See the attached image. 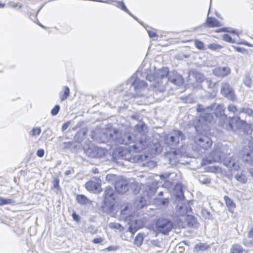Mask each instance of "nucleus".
<instances>
[{"label": "nucleus", "instance_id": "f257e3e1", "mask_svg": "<svg viewBox=\"0 0 253 253\" xmlns=\"http://www.w3.org/2000/svg\"><path fill=\"white\" fill-rule=\"evenodd\" d=\"M106 137L114 141L117 144L129 145L132 143L135 144L138 141L135 140V135L130 132L121 133L117 129L112 128L107 129L104 133Z\"/></svg>", "mask_w": 253, "mask_h": 253}, {"label": "nucleus", "instance_id": "f03ea898", "mask_svg": "<svg viewBox=\"0 0 253 253\" xmlns=\"http://www.w3.org/2000/svg\"><path fill=\"white\" fill-rule=\"evenodd\" d=\"M169 69L164 67L157 70L154 75H147L146 76L147 80L151 82H154L153 84L154 91H158L162 92L165 90L166 85L163 83V79L167 76H169Z\"/></svg>", "mask_w": 253, "mask_h": 253}, {"label": "nucleus", "instance_id": "7ed1b4c3", "mask_svg": "<svg viewBox=\"0 0 253 253\" xmlns=\"http://www.w3.org/2000/svg\"><path fill=\"white\" fill-rule=\"evenodd\" d=\"M141 71L139 69L127 81V85L130 86V89L134 91L133 94L135 96H145V93L147 90V84L143 80L139 79L138 76L141 75Z\"/></svg>", "mask_w": 253, "mask_h": 253}, {"label": "nucleus", "instance_id": "20e7f679", "mask_svg": "<svg viewBox=\"0 0 253 253\" xmlns=\"http://www.w3.org/2000/svg\"><path fill=\"white\" fill-rule=\"evenodd\" d=\"M135 130L141 135L138 141L132 147L134 151L140 152L145 149L148 145L149 141L145 135L147 132V126L143 122H139L135 126Z\"/></svg>", "mask_w": 253, "mask_h": 253}, {"label": "nucleus", "instance_id": "39448f33", "mask_svg": "<svg viewBox=\"0 0 253 253\" xmlns=\"http://www.w3.org/2000/svg\"><path fill=\"white\" fill-rule=\"evenodd\" d=\"M119 160L135 162L138 158L132 156L129 150L120 147L114 150L112 155V160L114 162L120 163L121 162L118 161Z\"/></svg>", "mask_w": 253, "mask_h": 253}, {"label": "nucleus", "instance_id": "423d86ee", "mask_svg": "<svg viewBox=\"0 0 253 253\" xmlns=\"http://www.w3.org/2000/svg\"><path fill=\"white\" fill-rule=\"evenodd\" d=\"M197 110L198 112H201L204 114L199 120L200 122L205 120L204 125H201L199 124L195 126V129L197 131L202 132V130H205L207 129V123H210L212 119V115L210 113V112L212 110V108L211 107H208L204 108L201 106L199 105L197 107Z\"/></svg>", "mask_w": 253, "mask_h": 253}, {"label": "nucleus", "instance_id": "0eeeda50", "mask_svg": "<svg viewBox=\"0 0 253 253\" xmlns=\"http://www.w3.org/2000/svg\"><path fill=\"white\" fill-rule=\"evenodd\" d=\"M104 204L103 210L106 212L111 211L115 203L114 190L112 187H107L104 193Z\"/></svg>", "mask_w": 253, "mask_h": 253}, {"label": "nucleus", "instance_id": "6e6552de", "mask_svg": "<svg viewBox=\"0 0 253 253\" xmlns=\"http://www.w3.org/2000/svg\"><path fill=\"white\" fill-rule=\"evenodd\" d=\"M220 93L231 101H234L237 99V96L233 88L228 82H222L221 83Z\"/></svg>", "mask_w": 253, "mask_h": 253}, {"label": "nucleus", "instance_id": "1a4fd4ad", "mask_svg": "<svg viewBox=\"0 0 253 253\" xmlns=\"http://www.w3.org/2000/svg\"><path fill=\"white\" fill-rule=\"evenodd\" d=\"M173 226V223L165 218H159L156 222V229L164 234L168 233L172 229Z\"/></svg>", "mask_w": 253, "mask_h": 253}, {"label": "nucleus", "instance_id": "9d476101", "mask_svg": "<svg viewBox=\"0 0 253 253\" xmlns=\"http://www.w3.org/2000/svg\"><path fill=\"white\" fill-rule=\"evenodd\" d=\"M184 139V135L180 130L173 131L165 140L166 143L170 146H176L180 140Z\"/></svg>", "mask_w": 253, "mask_h": 253}, {"label": "nucleus", "instance_id": "9b49d317", "mask_svg": "<svg viewBox=\"0 0 253 253\" xmlns=\"http://www.w3.org/2000/svg\"><path fill=\"white\" fill-rule=\"evenodd\" d=\"M194 142L199 148L203 149L204 151L208 150L212 143L211 138L203 135L196 136L194 137Z\"/></svg>", "mask_w": 253, "mask_h": 253}, {"label": "nucleus", "instance_id": "f8f14e48", "mask_svg": "<svg viewBox=\"0 0 253 253\" xmlns=\"http://www.w3.org/2000/svg\"><path fill=\"white\" fill-rule=\"evenodd\" d=\"M84 152L89 158L100 159L105 155L106 150L98 147L91 146L85 149Z\"/></svg>", "mask_w": 253, "mask_h": 253}, {"label": "nucleus", "instance_id": "ddd939ff", "mask_svg": "<svg viewBox=\"0 0 253 253\" xmlns=\"http://www.w3.org/2000/svg\"><path fill=\"white\" fill-rule=\"evenodd\" d=\"M222 159L221 153L217 150H214L210 153V157L203 160L204 164H209L212 162L221 163Z\"/></svg>", "mask_w": 253, "mask_h": 253}, {"label": "nucleus", "instance_id": "4468645a", "mask_svg": "<svg viewBox=\"0 0 253 253\" xmlns=\"http://www.w3.org/2000/svg\"><path fill=\"white\" fill-rule=\"evenodd\" d=\"M168 81L176 86H181L184 83L183 77L175 71H172L169 73Z\"/></svg>", "mask_w": 253, "mask_h": 253}, {"label": "nucleus", "instance_id": "2eb2a0df", "mask_svg": "<svg viewBox=\"0 0 253 253\" xmlns=\"http://www.w3.org/2000/svg\"><path fill=\"white\" fill-rule=\"evenodd\" d=\"M85 188L89 192L98 193L101 191V180L99 178L96 181L90 180L85 184Z\"/></svg>", "mask_w": 253, "mask_h": 253}, {"label": "nucleus", "instance_id": "dca6fc26", "mask_svg": "<svg viewBox=\"0 0 253 253\" xmlns=\"http://www.w3.org/2000/svg\"><path fill=\"white\" fill-rule=\"evenodd\" d=\"M221 163L230 169L231 170H238L240 168L239 165L231 157H227L225 158H222Z\"/></svg>", "mask_w": 253, "mask_h": 253}, {"label": "nucleus", "instance_id": "f3484780", "mask_svg": "<svg viewBox=\"0 0 253 253\" xmlns=\"http://www.w3.org/2000/svg\"><path fill=\"white\" fill-rule=\"evenodd\" d=\"M115 188L119 193H125L128 189V182L126 179L119 178L115 182Z\"/></svg>", "mask_w": 253, "mask_h": 253}, {"label": "nucleus", "instance_id": "a211bd4d", "mask_svg": "<svg viewBox=\"0 0 253 253\" xmlns=\"http://www.w3.org/2000/svg\"><path fill=\"white\" fill-rule=\"evenodd\" d=\"M212 73L218 77H225L230 73V69L228 67H218L212 70Z\"/></svg>", "mask_w": 253, "mask_h": 253}, {"label": "nucleus", "instance_id": "6ab92c4d", "mask_svg": "<svg viewBox=\"0 0 253 253\" xmlns=\"http://www.w3.org/2000/svg\"><path fill=\"white\" fill-rule=\"evenodd\" d=\"M121 214L125 219L131 220L134 212L131 206L126 205L124 209L121 210Z\"/></svg>", "mask_w": 253, "mask_h": 253}, {"label": "nucleus", "instance_id": "aec40b11", "mask_svg": "<svg viewBox=\"0 0 253 253\" xmlns=\"http://www.w3.org/2000/svg\"><path fill=\"white\" fill-rule=\"evenodd\" d=\"M231 121L233 127V131H235L237 129L240 128L245 123V122L241 120L239 117H231Z\"/></svg>", "mask_w": 253, "mask_h": 253}, {"label": "nucleus", "instance_id": "412c9836", "mask_svg": "<svg viewBox=\"0 0 253 253\" xmlns=\"http://www.w3.org/2000/svg\"><path fill=\"white\" fill-rule=\"evenodd\" d=\"M207 26L208 27H217L220 26V22L216 18L212 17H208L206 20Z\"/></svg>", "mask_w": 253, "mask_h": 253}, {"label": "nucleus", "instance_id": "4be33fe9", "mask_svg": "<svg viewBox=\"0 0 253 253\" xmlns=\"http://www.w3.org/2000/svg\"><path fill=\"white\" fill-rule=\"evenodd\" d=\"M186 222L187 225L190 227L197 228L198 227V223L196 218L193 215H188L186 216Z\"/></svg>", "mask_w": 253, "mask_h": 253}, {"label": "nucleus", "instance_id": "5701e85b", "mask_svg": "<svg viewBox=\"0 0 253 253\" xmlns=\"http://www.w3.org/2000/svg\"><path fill=\"white\" fill-rule=\"evenodd\" d=\"M154 202L158 206L166 208L169 205V198H162L160 197H157L155 198Z\"/></svg>", "mask_w": 253, "mask_h": 253}, {"label": "nucleus", "instance_id": "b1692460", "mask_svg": "<svg viewBox=\"0 0 253 253\" xmlns=\"http://www.w3.org/2000/svg\"><path fill=\"white\" fill-rule=\"evenodd\" d=\"M70 89L67 86H64L63 87V91L59 93V97L61 101L65 100L70 95Z\"/></svg>", "mask_w": 253, "mask_h": 253}, {"label": "nucleus", "instance_id": "393cba45", "mask_svg": "<svg viewBox=\"0 0 253 253\" xmlns=\"http://www.w3.org/2000/svg\"><path fill=\"white\" fill-rule=\"evenodd\" d=\"M76 200L79 204L82 205H86L89 203V200L84 195H78Z\"/></svg>", "mask_w": 253, "mask_h": 253}, {"label": "nucleus", "instance_id": "a878e982", "mask_svg": "<svg viewBox=\"0 0 253 253\" xmlns=\"http://www.w3.org/2000/svg\"><path fill=\"white\" fill-rule=\"evenodd\" d=\"M222 127L228 131H233V127L231 124V118H226L221 124Z\"/></svg>", "mask_w": 253, "mask_h": 253}, {"label": "nucleus", "instance_id": "bb28decb", "mask_svg": "<svg viewBox=\"0 0 253 253\" xmlns=\"http://www.w3.org/2000/svg\"><path fill=\"white\" fill-rule=\"evenodd\" d=\"M235 178L237 181L243 184H245L247 182V177L243 171L240 173H237L235 175Z\"/></svg>", "mask_w": 253, "mask_h": 253}, {"label": "nucleus", "instance_id": "cd10ccee", "mask_svg": "<svg viewBox=\"0 0 253 253\" xmlns=\"http://www.w3.org/2000/svg\"><path fill=\"white\" fill-rule=\"evenodd\" d=\"M144 236L143 234L139 233L135 237L133 243L137 247H140L143 241Z\"/></svg>", "mask_w": 253, "mask_h": 253}, {"label": "nucleus", "instance_id": "c85d7f7f", "mask_svg": "<svg viewBox=\"0 0 253 253\" xmlns=\"http://www.w3.org/2000/svg\"><path fill=\"white\" fill-rule=\"evenodd\" d=\"M243 249L239 244H234L232 246L230 253H243Z\"/></svg>", "mask_w": 253, "mask_h": 253}, {"label": "nucleus", "instance_id": "c756f323", "mask_svg": "<svg viewBox=\"0 0 253 253\" xmlns=\"http://www.w3.org/2000/svg\"><path fill=\"white\" fill-rule=\"evenodd\" d=\"M146 202L145 199L142 197H139L138 199L136 200L135 205L138 209H142L145 205Z\"/></svg>", "mask_w": 253, "mask_h": 253}, {"label": "nucleus", "instance_id": "7c9ffc66", "mask_svg": "<svg viewBox=\"0 0 253 253\" xmlns=\"http://www.w3.org/2000/svg\"><path fill=\"white\" fill-rule=\"evenodd\" d=\"M243 161L251 165H253V155L247 153L243 156Z\"/></svg>", "mask_w": 253, "mask_h": 253}, {"label": "nucleus", "instance_id": "2f4dec72", "mask_svg": "<svg viewBox=\"0 0 253 253\" xmlns=\"http://www.w3.org/2000/svg\"><path fill=\"white\" fill-rule=\"evenodd\" d=\"M224 200L226 205V206L229 209H234L235 208V204H234L232 200L229 197L225 196L224 197Z\"/></svg>", "mask_w": 253, "mask_h": 253}, {"label": "nucleus", "instance_id": "473e14b6", "mask_svg": "<svg viewBox=\"0 0 253 253\" xmlns=\"http://www.w3.org/2000/svg\"><path fill=\"white\" fill-rule=\"evenodd\" d=\"M239 113H245L249 115L250 117H253V110L249 107H243L241 108Z\"/></svg>", "mask_w": 253, "mask_h": 253}, {"label": "nucleus", "instance_id": "72a5a7b5", "mask_svg": "<svg viewBox=\"0 0 253 253\" xmlns=\"http://www.w3.org/2000/svg\"><path fill=\"white\" fill-rule=\"evenodd\" d=\"M193 74L195 79L198 82H202L205 80V77L202 73L195 71Z\"/></svg>", "mask_w": 253, "mask_h": 253}, {"label": "nucleus", "instance_id": "f704fd0d", "mask_svg": "<svg viewBox=\"0 0 253 253\" xmlns=\"http://www.w3.org/2000/svg\"><path fill=\"white\" fill-rule=\"evenodd\" d=\"M243 82L245 85L250 87L252 86V81L249 74H246L243 80Z\"/></svg>", "mask_w": 253, "mask_h": 253}, {"label": "nucleus", "instance_id": "c9c22d12", "mask_svg": "<svg viewBox=\"0 0 253 253\" xmlns=\"http://www.w3.org/2000/svg\"><path fill=\"white\" fill-rule=\"evenodd\" d=\"M109 227L111 229H116L120 231L124 230V227L120 223L116 222H111L109 224Z\"/></svg>", "mask_w": 253, "mask_h": 253}, {"label": "nucleus", "instance_id": "e433bc0d", "mask_svg": "<svg viewBox=\"0 0 253 253\" xmlns=\"http://www.w3.org/2000/svg\"><path fill=\"white\" fill-rule=\"evenodd\" d=\"M41 132V129L39 127H34L32 128V130L30 132V134L31 136H34L36 135H39Z\"/></svg>", "mask_w": 253, "mask_h": 253}, {"label": "nucleus", "instance_id": "4c0bfd02", "mask_svg": "<svg viewBox=\"0 0 253 253\" xmlns=\"http://www.w3.org/2000/svg\"><path fill=\"white\" fill-rule=\"evenodd\" d=\"M118 3V5H117V6H119L123 10L125 11L129 15H131V12L128 10V9L126 8V6L125 3L123 1H117Z\"/></svg>", "mask_w": 253, "mask_h": 253}, {"label": "nucleus", "instance_id": "58836bf2", "mask_svg": "<svg viewBox=\"0 0 253 253\" xmlns=\"http://www.w3.org/2000/svg\"><path fill=\"white\" fill-rule=\"evenodd\" d=\"M195 45L199 49L203 50L204 49V43L198 40H195Z\"/></svg>", "mask_w": 253, "mask_h": 253}, {"label": "nucleus", "instance_id": "ea45409f", "mask_svg": "<svg viewBox=\"0 0 253 253\" xmlns=\"http://www.w3.org/2000/svg\"><path fill=\"white\" fill-rule=\"evenodd\" d=\"M12 202V200L10 199H4L2 197H0V206L7 204H10Z\"/></svg>", "mask_w": 253, "mask_h": 253}, {"label": "nucleus", "instance_id": "a19ab883", "mask_svg": "<svg viewBox=\"0 0 253 253\" xmlns=\"http://www.w3.org/2000/svg\"><path fill=\"white\" fill-rule=\"evenodd\" d=\"M222 39L224 41L230 43H234L235 42V40L232 39L231 36L227 34H224Z\"/></svg>", "mask_w": 253, "mask_h": 253}, {"label": "nucleus", "instance_id": "79ce46f5", "mask_svg": "<svg viewBox=\"0 0 253 253\" xmlns=\"http://www.w3.org/2000/svg\"><path fill=\"white\" fill-rule=\"evenodd\" d=\"M52 183L53 188L58 189L59 188V179L58 177H54L52 181Z\"/></svg>", "mask_w": 253, "mask_h": 253}, {"label": "nucleus", "instance_id": "37998d69", "mask_svg": "<svg viewBox=\"0 0 253 253\" xmlns=\"http://www.w3.org/2000/svg\"><path fill=\"white\" fill-rule=\"evenodd\" d=\"M60 109V107L59 105H55L54 108L51 111V114L53 116H55L58 114Z\"/></svg>", "mask_w": 253, "mask_h": 253}, {"label": "nucleus", "instance_id": "c03bdc74", "mask_svg": "<svg viewBox=\"0 0 253 253\" xmlns=\"http://www.w3.org/2000/svg\"><path fill=\"white\" fill-rule=\"evenodd\" d=\"M228 110L229 112L235 113L237 112V108L235 105L233 104H230L227 107Z\"/></svg>", "mask_w": 253, "mask_h": 253}, {"label": "nucleus", "instance_id": "a18cd8bd", "mask_svg": "<svg viewBox=\"0 0 253 253\" xmlns=\"http://www.w3.org/2000/svg\"><path fill=\"white\" fill-rule=\"evenodd\" d=\"M208 48L212 50H216L221 48V46L216 43H211L208 45Z\"/></svg>", "mask_w": 253, "mask_h": 253}, {"label": "nucleus", "instance_id": "49530a36", "mask_svg": "<svg viewBox=\"0 0 253 253\" xmlns=\"http://www.w3.org/2000/svg\"><path fill=\"white\" fill-rule=\"evenodd\" d=\"M199 181L202 183L207 184L210 182L211 180L207 177L201 176L199 178Z\"/></svg>", "mask_w": 253, "mask_h": 253}, {"label": "nucleus", "instance_id": "de8ad7c7", "mask_svg": "<svg viewBox=\"0 0 253 253\" xmlns=\"http://www.w3.org/2000/svg\"><path fill=\"white\" fill-rule=\"evenodd\" d=\"M9 7H16L17 6H18L19 8H22L23 7V5L21 4H19L18 5V3H15L13 1H9V2H8L7 3Z\"/></svg>", "mask_w": 253, "mask_h": 253}, {"label": "nucleus", "instance_id": "09e8293b", "mask_svg": "<svg viewBox=\"0 0 253 253\" xmlns=\"http://www.w3.org/2000/svg\"><path fill=\"white\" fill-rule=\"evenodd\" d=\"M234 48L236 51H237L239 52H241V53H242L244 54L247 53V50L245 48H243L242 47H236V46H234Z\"/></svg>", "mask_w": 253, "mask_h": 253}, {"label": "nucleus", "instance_id": "8fccbe9b", "mask_svg": "<svg viewBox=\"0 0 253 253\" xmlns=\"http://www.w3.org/2000/svg\"><path fill=\"white\" fill-rule=\"evenodd\" d=\"M175 190L177 189V188H179V192L178 194H176V196L180 198H181L182 197H183L184 196H183V191H182V189L181 188V187H180V186H179V185H176L175 186Z\"/></svg>", "mask_w": 253, "mask_h": 253}, {"label": "nucleus", "instance_id": "3c124183", "mask_svg": "<svg viewBox=\"0 0 253 253\" xmlns=\"http://www.w3.org/2000/svg\"><path fill=\"white\" fill-rule=\"evenodd\" d=\"M137 229L138 228H136L135 226H133L132 224H131L128 228L129 231L132 234H134L136 232Z\"/></svg>", "mask_w": 253, "mask_h": 253}, {"label": "nucleus", "instance_id": "603ef678", "mask_svg": "<svg viewBox=\"0 0 253 253\" xmlns=\"http://www.w3.org/2000/svg\"><path fill=\"white\" fill-rule=\"evenodd\" d=\"M103 241V239L102 238L99 237V238H94L92 240V243H93L94 244H100L101 242H102Z\"/></svg>", "mask_w": 253, "mask_h": 253}, {"label": "nucleus", "instance_id": "864d4df0", "mask_svg": "<svg viewBox=\"0 0 253 253\" xmlns=\"http://www.w3.org/2000/svg\"><path fill=\"white\" fill-rule=\"evenodd\" d=\"M44 151L43 149H39L37 152V155L39 157H42L44 156Z\"/></svg>", "mask_w": 253, "mask_h": 253}, {"label": "nucleus", "instance_id": "5fc2aeb1", "mask_svg": "<svg viewBox=\"0 0 253 253\" xmlns=\"http://www.w3.org/2000/svg\"><path fill=\"white\" fill-rule=\"evenodd\" d=\"M147 32H148L149 37L151 38L157 36V34L154 31H152L151 30H148Z\"/></svg>", "mask_w": 253, "mask_h": 253}, {"label": "nucleus", "instance_id": "6e6d98bb", "mask_svg": "<svg viewBox=\"0 0 253 253\" xmlns=\"http://www.w3.org/2000/svg\"><path fill=\"white\" fill-rule=\"evenodd\" d=\"M72 217L73 219L76 221H79L80 220V217L79 215L76 214L75 212L73 213Z\"/></svg>", "mask_w": 253, "mask_h": 253}, {"label": "nucleus", "instance_id": "4d7b16f0", "mask_svg": "<svg viewBox=\"0 0 253 253\" xmlns=\"http://www.w3.org/2000/svg\"><path fill=\"white\" fill-rule=\"evenodd\" d=\"M152 246L159 247V242L158 240H153L151 241Z\"/></svg>", "mask_w": 253, "mask_h": 253}, {"label": "nucleus", "instance_id": "13d9d810", "mask_svg": "<svg viewBox=\"0 0 253 253\" xmlns=\"http://www.w3.org/2000/svg\"><path fill=\"white\" fill-rule=\"evenodd\" d=\"M239 44H244V45H246L249 47H253V45L251 43L246 42V41H243L242 42H239Z\"/></svg>", "mask_w": 253, "mask_h": 253}, {"label": "nucleus", "instance_id": "bf43d9fd", "mask_svg": "<svg viewBox=\"0 0 253 253\" xmlns=\"http://www.w3.org/2000/svg\"><path fill=\"white\" fill-rule=\"evenodd\" d=\"M69 125V122H67L66 123H64L62 126V130L63 131H65L67 128L68 127Z\"/></svg>", "mask_w": 253, "mask_h": 253}, {"label": "nucleus", "instance_id": "052dcab7", "mask_svg": "<svg viewBox=\"0 0 253 253\" xmlns=\"http://www.w3.org/2000/svg\"><path fill=\"white\" fill-rule=\"evenodd\" d=\"M202 213L206 216V218H210L211 215L209 211H207L206 210H203Z\"/></svg>", "mask_w": 253, "mask_h": 253}, {"label": "nucleus", "instance_id": "680f3d73", "mask_svg": "<svg viewBox=\"0 0 253 253\" xmlns=\"http://www.w3.org/2000/svg\"><path fill=\"white\" fill-rule=\"evenodd\" d=\"M93 1H98V2H104V3H111V2H112L113 0H93Z\"/></svg>", "mask_w": 253, "mask_h": 253}, {"label": "nucleus", "instance_id": "e2e57ef3", "mask_svg": "<svg viewBox=\"0 0 253 253\" xmlns=\"http://www.w3.org/2000/svg\"><path fill=\"white\" fill-rule=\"evenodd\" d=\"M184 251V248L182 246H178L176 248V251L178 253H183Z\"/></svg>", "mask_w": 253, "mask_h": 253}, {"label": "nucleus", "instance_id": "0e129e2a", "mask_svg": "<svg viewBox=\"0 0 253 253\" xmlns=\"http://www.w3.org/2000/svg\"><path fill=\"white\" fill-rule=\"evenodd\" d=\"M172 173H164V174H163L161 175V178H165V179H166V178H169V177L170 176V175H171Z\"/></svg>", "mask_w": 253, "mask_h": 253}, {"label": "nucleus", "instance_id": "69168bd1", "mask_svg": "<svg viewBox=\"0 0 253 253\" xmlns=\"http://www.w3.org/2000/svg\"><path fill=\"white\" fill-rule=\"evenodd\" d=\"M179 210H183V211H182V212L181 213L182 215H184L187 212V210H186V207L180 206V207H179Z\"/></svg>", "mask_w": 253, "mask_h": 253}, {"label": "nucleus", "instance_id": "338daca9", "mask_svg": "<svg viewBox=\"0 0 253 253\" xmlns=\"http://www.w3.org/2000/svg\"><path fill=\"white\" fill-rule=\"evenodd\" d=\"M248 146L249 148L253 151V140L249 141Z\"/></svg>", "mask_w": 253, "mask_h": 253}, {"label": "nucleus", "instance_id": "774afa93", "mask_svg": "<svg viewBox=\"0 0 253 253\" xmlns=\"http://www.w3.org/2000/svg\"><path fill=\"white\" fill-rule=\"evenodd\" d=\"M248 237L252 238L253 237V227L251 229L248 233Z\"/></svg>", "mask_w": 253, "mask_h": 253}]
</instances>
